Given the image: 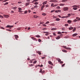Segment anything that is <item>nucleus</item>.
<instances>
[{"mask_svg":"<svg viewBox=\"0 0 80 80\" xmlns=\"http://www.w3.org/2000/svg\"><path fill=\"white\" fill-rule=\"evenodd\" d=\"M68 16H63L62 17V18H68V17H70L71 16V14H70L69 13L68 14Z\"/></svg>","mask_w":80,"mask_h":80,"instance_id":"obj_1","label":"nucleus"},{"mask_svg":"<svg viewBox=\"0 0 80 80\" xmlns=\"http://www.w3.org/2000/svg\"><path fill=\"white\" fill-rule=\"evenodd\" d=\"M63 10L64 11H67V10H68V8L67 7H65L63 8Z\"/></svg>","mask_w":80,"mask_h":80,"instance_id":"obj_2","label":"nucleus"},{"mask_svg":"<svg viewBox=\"0 0 80 80\" xmlns=\"http://www.w3.org/2000/svg\"><path fill=\"white\" fill-rule=\"evenodd\" d=\"M12 27H13V26H10L8 25L6 26L7 28H12Z\"/></svg>","mask_w":80,"mask_h":80,"instance_id":"obj_3","label":"nucleus"},{"mask_svg":"<svg viewBox=\"0 0 80 80\" xmlns=\"http://www.w3.org/2000/svg\"><path fill=\"white\" fill-rule=\"evenodd\" d=\"M3 17H5V18H8L9 17V16L7 15L3 14Z\"/></svg>","mask_w":80,"mask_h":80,"instance_id":"obj_4","label":"nucleus"},{"mask_svg":"<svg viewBox=\"0 0 80 80\" xmlns=\"http://www.w3.org/2000/svg\"><path fill=\"white\" fill-rule=\"evenodd\" d=\"M48 63L49 64H50V65H53V64L52 62L50 61H49L48 62Z\"/></svg>","mask_w":80,"mask_h":80,"instance_id":"obj_5","label":"nucleus"},{"mask_svg":"<svg viewBox=\"0 0 80 80\" xmlns=\"http://www.w3.org/2000/svg\"><path fill=\"white\" fill-rule=\"evenodd\" d=\"M14 37H15L16 40H17V39L18 38V36L17 35H15Z\"/></svg>","mask_w":80,"mask_h":80,"instance_id":"obj_6","label":"nucleus"},{"mask_svg":"<svg viewBox=\"0 0 80 80\" xmlns=\"http://www.w3.org/2000/svg\"><path fill=\"white\" fill-rule=\"evenodd\" d=\"M72 7H76L77 8H80V7L79 6H77V5H74Z\"/></svg>","mask_w":80,"mask_h":80,"instance_id":"obj_7","label":"nucleus"},{"mask_svg":"<svg viewBox=\"0 0 80 80\" xmlns=\"http://www.w3.org/2000/svg\"><path fill=\"white\" fill-rule=\"evenodd\" d=\"M77 35H78V34L76 33H75L72 35V36L73 37H75L76 36H77Z\"/></svg>","mask_w":80,"mask_h":80,"instance_id":"obj_8","label":"nucleus"},{"mask_svg":"<svg viewBox=\"0 0 80 80\" xmlns=\"http://www.w3.org/2000/svg\"><path fill=\"white\" fill-rule=\"evenodd\" d=\"M30 5V2H27L25 4L26 6H28V5Z\"/></svg>","mask_w":80,"mask_h":80,"instance_id":"obj_9","label":"nucleus"},{"mask_svg":"<svg viewBox=\"0 0 80 80\" xmlns=\"http://www.w3.org/2000/svg\"><path fill=\"white\" fill-rule=\"evenodd\" d=\"M56 60H58V62H60V61H61V60H60V58H56Z\"/></svg>","mask_w":80,"mask_h":80,"instance_id":"obj_10","label":"nucleus"},{"mask_svg":"<svg viewBox=\"0 0 80 80\" xmlns=\"http://www.w3.org/2000/svg\"><path fill=\"white\" fill-rule=\"evenodd\" d=\"M47 1H45L42 3V4L43 5H45V4H47Z\"/></svg>","mask_w":80,"mask_h":80,"instance_id":"obj_11","label":"nucleus"},{"mask_svg":"<svg viewBox=\"0 0 80 80\" xmlns=\"http://www.w3.org/2000/svg\"><path fill=\"white\" fill-rule=\"evenodd\" d=\"M69 30H73V28L72 27L71 28H68Z\"/></svg>","mask_w":80,"mask_h":80,"instance_id":"obj_12","label":"nucleus"},{"mask_svg":"<svg viewBox=\"0 0 80 80\" xmlns=\"http://www.w3.org/2000/svg\"><path fill=\"white\" fill-rule=\"evenodd\" d=\"M60 6H64L65 5V4H60Z\"/></svg>","mask_w":80,"mask_h":80,"instance_id":"obj_13","label":"nucleus"},{"mask_svg":"<svg viewBox=\"0 0 80 80\" xmlns=\"http://www.w3.org/2000/svg\"><path fill=\"white\" fill-rule=\"evenodd\" d=\"M31 38H32V40H37L35 38H33V37H32Z\"/></svg>","mask_w":80,"mask_h":80,"instance_id":"obj_14","label":"nucleus"},{"mask_svg":"<svg viewBox=\"0 0 80 80\" xmlns=\"http://www.w3.org/2000/svg\"><path fill=\"white\" fill-rule=\"evenodd\" d=\"M73 10H77V9H78V8H77L73 7Z\"/></svg>","mask_w":80,"mask_h":80,"instance_id":"obj_15","label":"nucleus"},{"mask_svg":"<svg viewBox=\"0 0 80 80\" xmlns=\"http://www.w3.org/2000/svg\"><path fill=\"white\" fill-rule=\"evenodd\" d=\"M60 37L59 36H58L56 38V39L57 40H58V39H60Z\"/></svg>","mask_w":80,"mask_h":80,"instance_id":"obj_16","label":"nucleus"},{"mask_svg":"<svg viewBox=\"0 0 80 80\" xmlns=\"http://www.w3.org/2000/svg\"><path fill=\"white\" fill-rule=\"evenodd\" d=\"M62 52H65V53H67V51L66 50H62Z\"/></svg>","mask_w":80,"mask_h":80,"instance_id":"obj_17","label":"nucleus"},{"mask_svg":"<svg viewBox=\"0 0 80 80\" xmlns=\"http://www.w3.org/2000/svg\"><path fill=\"white\" fill-rule=\"evenodd\" d=\"M12 8L14 10H16L17 9V7H13Z\"/></svg>","mask_w":80,"mask_h":80,"instance_id":"obj_18","label":"nucleus"},{"mask_svg":"<svg viewBox=\"0 0 80 80\" xmlns=\"http://www.w3.org/2000/svg\"><path fill=\"white\" fill-rule=\"evenodd\" d=\"M60 19L59 18H58L56 19V21H60Z\"/></svg>","mask_w":80,"mask_h":80,"instance_id":"obj_19","label":"nucleus"},{"mask_svg":"<svg viewBox=\"0 0 80 80\" xmlns=\"http://www.w3.org/2000/svg\"><path fill=\"white\" fill-rule=\"evenodd\" d=\"M75 30H76V28L75 27L73 29V30H72V31L73 32H75Z\"/></svg>","mask_w":80,"mask_h":80,"instance_id":"obj_20","label":"nucleus"},{"mask_svg":"<svg viewBox=\"0 0 80 80\" xmlns=\"http://www.w3.org/2000/svg\"><path fill=\"white\" fill-rule=\"evenodd\" d=\"M37 53H38L39 54V55H41V54H42V53H41V52H40L39 51H38L37 52Z\"/></svg>","mask_w":80,"mask_h":80,"instance_id":"obj_21","label":"nucleus"},{"mask_svg":"<svg viewBox=\"0 0 80 80\" xmlns=\"http://www.w3.org/2000/svg\"><path fill=\"white\" fill-rule=\"evenodd\" d=\"M67 0H62V2H67Z\"/></svg>","mask_w":80,"mask_h":80,"instance_id":"obj_22","label":"nucleus"},{"mask_svg":"<svg viewBox=\"0 0 80 80\" xmlns=\"http://www.w3.org/2000/svg\"><path fill=\"white\" fill-rule=\"evenodd\" d=\"M35 37H38V38H40V36L39 35H37L35 36Z\"/></svg>","mask_w":80,"mask_h":80,"instance_id":"obj_23","label":"nucleus"},{"mask_svg":"<svg viewBox=\"0 0 80 80\" xmlns=\"http://www.w3.org/2000/svg\"><path fill=\"white\" fill-rule=\"evenodd\" d=\"M78 20H77V19H75L73 21V22H77Z\"/></svg>","mask_w":80,"mask_h":80,"instance_id":"obj_24","label":"nucleus"},{"mask_svg":"<svg viewBox=\"0 0 80 80\" xmlns=\"http://www.w3.org/2000/svg\"><path fill=\"white\" fill-rule=\"evenodd\" d=\"M8 2H6L4 4V5H8Z\"/></svg>","mask_w":80,"mask_h":80,"instance_id":"obj_25","label":"nucleus"},{"mask_svg":"<svg viewBox=\"0 0 80 80\" xmlns=\"http://www.w3.org/2000/svg\"><path fill=\"white\" fill-rule=\"evenodd\" d=\"M42 15H43V16H45L47 14H46L45 13H43Z\"/></svg>","mask_w":80,"mask_h":80,"instance_id":"obj_26","label":"nucleus"},{"mask_svg":"<svg viewBox=\"0 0 80 80\" xmlns=\"http://www.w3.org/2000/svg\"><path fill=\"white\" fill-rule=\"evenodd\" d=\"M68 23H69V24L71 23V21L70 20H68Z\"/></svg>","mask_w":80,"mask_h":80,"instance_id":"obj_27","label":"nucleus"},{"mask_svg":"<svg viewBox=\"0 0 80 80\" xmlns=\"http://www.w3.org/2000/svg\"><path fill=\"white\" fill-rule=\"evenodd\" d=\"M57 30L56 28H52V30Z\"/></svg>","mask_w":80,"mask_h":80,"instance_id":"obj_28","label":"nucleus"},{"mask_svg":"<svg viewBox=\"0 0 80 80\" xmlns=\"http://www.w3.org/2000/svg\"><path fill=\"white\" fill-rule=\"evenodd\" d=\"M57 6H58V4H57L54 5V6H53V7H57Z\"/></svg>","mask_w":80,"mask_h":80,"instance_id":"obj_29","label":"nucleus"},{"mask_svg":"<svg viewBox=\"0 0 80 80\" xmlns=\"http://www.w3.org/2000/svg\"><path fill=\"white\" fill-rule=\"evenodd\" d=\"M67 50H70L71 49V48H66V49Z\"/></svg>","mask_w":80,"mask_h":80,"instance_id":"obj_30","label":"nucleus"},{"mask_svg":"<svg viewBox=\"0 0 80 80\" xmlns=\"http://www.w3.org/2000/svg\"><path fill=\"white\" fill-rule=\"evenodd\" d=\"M9 0H4L2 2V3L3 2H6L7 1H8Z\"/></svg>","mask_w":80,"mask_h":80,"instance_id":"obj_31","label":"nucleus"},{"mask_svg":"<svg viewBox=\"0 0 80 80\" xmlns=\"http://www.w3.org/2000/svg\"><path fill=\"white\" fill-rule=\"evenodd\" d=\"M53 6H54V4L52 3L51 5V7H53Z\"/></svg>","mask_w":80,"mask_h":80,"instance_id":"obj_32","label":"nucleus"},{"mask_svg":"<svg viewBox=\"0 0 80 80\" xmlns=\"http://www.w3.org/2000/svg\"><path fill=\"white\" fill-rule=\"evenodd\" d=\"M18 9L19 10H22V9L20 8H18Z\"/></svg>","mask_w":80,"mask_h":80,"instance_id":"obj_33","label":"nucleus"},{"mask_svg":"<svg viewBox=\"0 0 80 80\" xmlns=\"http://www.w3.org/2000/svg\"><path fill=\"white\" fill-rule=\"evenodd\" d=\"M34 4L35 5H38V2H35L34 3Z\"/></svg>","mask_w":80,"mask_h":80,"instance_id":"obj_34","label":"nucleus"},{"mask_svg":"<svg viewBox=\"0 0 80 80\" xmlns=\"http://www.w3.org/2000/svg\"><path fill=\"white\" fill-rule=\"evenodd\" d=\"M51 26H52H52H54L55 25V24H54V23H52V24H51Z\"/></svg>","mask_w":80,"mask_h":80,"instance_id":"obj_35","label":"nucleus"},{"mask_svg":"<svg viewBox=\"0 0 80 80\" xmlns=\"http://www.w3.org/2000/svg\"><path fill=\"white\" fill-rule=\"evenodd\" d=\"M37 62V61H34L33 62V63L34 64H35Z\"/></svg>","mask_w":80,"mask_h":80,"instance_id":"obj_36","label":"nucleus"},{"mask_svg":"<svg viewBox=\"0 0 80 80\" xmlns=\"http://www.w3.org/2000/svg\"><path fill=\"white\" fill-rule=\"evenodd\" d=\"M0 18H3V17L2 15H0Z\"/></svg>","mask_w":80,"mask_h":80,"instance_id":"obj_37","label":"nucleus"},{"mask_svg":"<svg viewBox=\"0 0 80 80\" xmlns=\"http://www.w3.org/2000/svg\"><path fill=\"white\" fill-rule=\"evenodd\" d=\"M38 7V6L37 5H35L34 6V8H37Z\"/></svg>","mask_w":80,"mask_h":80,"instance_id":"obj_38","label":"nucleus"},{"mask_svg":"<svg viewBox=\"0 0 80 80\" xmlns=\"http://www.w3.org/2000/svg\"><path fill=\"white\" fill-rule=\"evenodd\" d=\"M38 2V0H34L32 1V2Z\"/></svg>","mask_w":80,"mask_h":80,"instance_id":"obj_39","label":"nucleus"},{"mask_svg":"<svg viewBox=\"0 0 80 80\" xmlns=\"http://www.w3.org/2000/svg\"><path fill=\"white\" fill-rule=\"evenodd\" d=\"M49 35V33H48V32H47V33L45 34V35L47 36V35Z\"/></svg>","mask_w":80,"mask_h":80,"instance_id":"obj_40","label":"nucleus"},{"mask_svg":"<svg viewBox=\"0 0 80 80\" xmlns=\"http://www.w3.org/2000/svg\"><path fill=\"white\" fill-rule=\"evenodd\" d=\"M58 33L59 34H62V33L60 32H58Z\"/></svg>","mask_w":80,"mask_h":80,"instance_id":"obj_41","label":"nucleus"},{"mask_svg":"<svg viewBox=\"0 0 80 80\" xmlns=\"http://www.w3.org/2000/svg\"><path fill=\"white\" fill-rule=\"evenodd\" d=\"M60 62V63H63V62L62 61H60V62Z\"/></svg>","mask_w":80,"mask_h":80,"instance_id":"obj_42","label":"nucleus"},{"mask_svg":"<svg viewBox=\"0 0 80 80\" xmlns=\"http://www.w3.org/2000/svg\"><path fill=\"white\" fill-rule=\"evenodd\" d=\"M55 12V10L51 11V13H53V12Z\"/></svg>","mask_w":80,"mask_h":80,"instance_id":"obj_43","label":"nucleus"},{"mask_svg":"<svg viewBox=\"0 0 80 80\" xmlns=\"http://www.w3.org/2000/svg\"><path fill=\"white\" fill-rule=\"evenodd\" d=\"M63 48H65V49H66L67 47H66V46H63Z\"/></svg>","mask_w":80,"mask_h":80,"instance_id":"obj_44","label":"nucleus"},{"mask_svg":"<svg viewBox=\"0 0 80 80\" xmlns=\"http://www.w3.org/2000/svg\"><path fill=\"white\" fill-rule=\"evenodd\" d=\"M68 24H65V27H67V26H68Z\"/></svg>","mask_w":80,"mask_h":80,"instance_id":"obj_45","label":"nucleus"},{"mask_svg":"<svg viewBox=\"0 0 80 80\" xmlns=\"http://www.w3.org/2000/svg\"><path fill=\"white\" fill-rule=\"evenodd\" d=\"M60 6H58L56 8H58V9H60Z\"/></svg>","mask_w":80,"mask_h":80,"instance_id":"obj_46","label":"nucleus"},{"mask_svg":"<svg viewBox=\"0 0 80 80\" xmlns=\"http://www.w3.org/2000/svg\"><path fill=\"white\" fill-rule=\"evenodd\" d=\"M21 29L20 28H17V30H20Z\"/></svg>","mask_w":80,"mask_h":80,"instance_id":"obj_47","label":"nucleus"},{"mask_svg":"<svg viewBox=\"0 0 80 80\" xmlns=\"http://www.w3.org/2000/svg\"><path fill=\"white\" fill-rule=\"evenodd\" d=\"M49 23V22L47 21L46 23H45V24H48Z\"/></svg>","mask_w":80,"mask_h":80,"instance_id":"obj_48","label":"nucleus"},{"mask_svg":"<svg viewBox=\"0 0 80 80\" xmlns=\"http://www.w3.org/2000/svg\"><path fill=\"white\" fill-rule=\"evenodd\" d=\"M44 7H45V5H43L42 6L41 8H43Z\"/></svg>","mask_w":80,"mask_h":80,"instance_id":"obj_49","label":"nucleus"},{"mask_svg":"<svg viewBox=\"0 0 80 80\" xmlns=\"http://www.w3.org/2000/svg\"><path fill=\"white\" fill-rule=\"evenodd\" d=\"M42 69H41L40 70V71H39L40 73H42Z\"/></svg>","mask_w":80,"mask_h":80,"instance_id":"obj_50","label":"nucleus"},{"mask_svg":"<svg viewBox=\"0 0 80 80\" xmlns=\"http://www.w3.org/2000/svg\"><path fill=\"white\" fill-rule=\"evenodd\" d=\"M62 31H65V28H62Z\"/></svg>","mask_w":80,"mask_h":80,"instance_id":"obj_51","label":"nucleus"},{"mask_svg":"<svg viewBox=\"0 0 80 80\" xmlns=\"http://www.w3.org/2000/svg\"><path fill=\"white\" fill-rule=\"evenodd\" d=\"M27 13H28V12L27 11H25L24 12L25 14Z\"/></svg>","mask_w":80,"mask_h":80,"instance_id":"obj_52","label":"nucleus"},{"mask_svg":"<svg viewBox=\"0 0 80 80\" xmlns=\"http://www.w3.org/2000/svg\"><path fill=\"white\" fill-rule=\"evenodd\" d=\"M65 65V63H64L62 65V67H64Z\"/></svg>","mask_w":80,"mask_h":80,"instance_id":"obj_53","label":"nucleus"},{"mask_svg":"<svg viewBox=\"0 0 80 80\" xmlns=\"http://www.w3.org/2000/svg\"><path fill=\"white\" fill-rule=\"evenodd\" d=\"M42 41V40H41V39H38V42H41Z\"/></svg>","mask_w":80,"mask_h":80,"instance_id":"obj_54","label":"nucleus"},{"mask_svg":"<svg viewBox=\"0 0 80 80\" xmlns=\"http://www.w3.org/2000/svg\"><path fill=\"white\" fill-rule=\"evenodd\" d=\"M33 64H31L30 65H29L30 67H33Z\"/></svg>","mask_w":80,"mask_h":80,"instance_id":"obj_55","label":"nucleus"},{"mask_svg":"<svg viewBox=\"0 0 80 80\" xmlns=\"http://www.w3.org/2000/svg\"><path fill=\"white\" fill-rule=\"evenodd\" d=\"M34 18H37V17H38V16H34Z\"/></svg>","mask_w":80,"mask_h":80,"instance_id":"obj_56","label":"nucleus"},{"mask_svg":"<svg viewBox=\"0 0 80 80\" xmlns=\"http://www.w3.org/2000/svg\"><path fill=\"white\" fill-rule=\"evenodd\" d=\"M30 63H33V62H32V60L30 61Z\"/></svg>","mask_w":80,"mask_h":80,"instance_id":"obj_57","label":"nucleus"},{"mask_svg":"<svg viewBox=\"0 0 80 80\" xmlns=\"http://www.w3.org/2000/svg\"><path fill=\"white\" fill-rule=\"evenodd\" d=\"M49 5L48 4H47V5H46V7H49Z\"/></svg>","mask_w":80,"mask_h":80,"instance_id":"obj_58","label":"nucleus"},{"mask_svg":"<svg viewBox=\"0 0 80 80\" xmlns=\"http://www.w3.org/2000/svg\"><path fill=\"white\" fill-rule=\"evenodd\" d=\"M45 73V71H42V73Z\"/></svg>","mask_w":80,"mask_h":80,"instance_id":"obj_59","label":"nucleus"},{"mask_svg":"<svg viewBox=\"0 0 80 80\" xmlns=\"http://www.w3.org/2000/svg\"><path fill=\"white\" fill-rule=\"evenodd\" d=\"M42 30H47V28H43L42 29Z\"/></svg>","mask_w":80,"mask_h":80,"instance_id":"obj_60","label":"nucleus"},{"mask_svg":"<svg viewBox=\"0 0 80 80\" xmlns=\"http://www.w3.org/2000/svg\"><path fill=\"white\" fill-rule=\"evenodd\" d=\"M58 12H61V10H58Z\"/></svg>","mask_w":80,"mask_h":80,"instance_id":"obj_61","label":"nucleus"},{"mask_svg":"<svg viewBox=\"0 0 80 80\" xmlns=\"http://www.w3.org/2000/svg\"><path fill=\"white\" fill-rule=\"evenodd\" d=\"M52 0V2H55V1H54V0Z\"/></svg>","mask_w":80,"mask_h":80,"instance_id":"obj_62","label":"nucleus"},{"mask_svg":"<svg viewBox=\"0 0 80 80\" xmlns=\"http://www.w3.org/2000/svg\"><path fill=\"white\" fill-rule=\"evenodd\" d=\"M45 58V57H42V59H44Z\"/></svg>","mask_w":80,"mask_h":80,"instance_id":"obj_63","label":"nucleus"},{"mask_svg":"<svg viewBox=\"0 0 80 80\" xmlns=\"http://www.w3.org/2000/svg\"><path fill=\"white\" fill-rule=\"evenodd\" d=\"M55 12H56V13H58V11L57 10Z\"/></svg>","mask_w":80,"mask_h":80,"instance_id":"obj_64","label":"nucleus"}]
</instances>
